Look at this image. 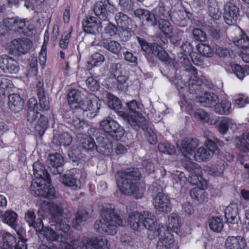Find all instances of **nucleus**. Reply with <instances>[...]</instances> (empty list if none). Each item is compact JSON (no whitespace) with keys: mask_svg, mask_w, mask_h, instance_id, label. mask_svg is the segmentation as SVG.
<instances>
[{"mask_svg":"<svg viewBox=\"0 0 249 249\" xmlns=\"http://www.w3.org/2000/svg\"><path fill=\"white\" fill-rule=\"evenodd\" d=\"M225 169V161L219 160L213 163L211 166H205L204 170L205 172L213 176L221 175Z\"/></svg>","mask_w":249,"mask_h":249,"instance_id":"2f4dec72","label":"nucleus"},{"mask_svg":"<svg viewBox=\"0 0 249 249\" xmlns=\"http://www.w3.org/2000/svg\"><path fill=\"white\" fill-rule=\"evenodd\" d=\"M50 182L44 184L43 192L44 191V196L42 197L46 198L53 199L55 197V191L53 187L50 184Z\"/></svg>","mask_w":249,"mask_h":249,"instance_id":"e2e57ef3","label":"nucleus"},{"mask_svg":"<svg viewBox=\"0 0 249 249\" xmlns=\"http://www.w3.org/2000/svg\"><path fill=\"white\" fill-rule=\"evenodd\" d=\"M105 58L104 55L99 53H95L91 56L90 60L87 64V68L91 69L93 66H100L105 61Z\"/></svg>","mask_w":249,"mask_h":249,"instance_id":"c03bdc74","label":"nucleus"},{"mask_svg":"<svg viewBox=\"0 0 249 249\" xmlns=\"http://www.w3.org/2000/svg\"><path fill=\"white\" fill-rule=\"evenodd\" d=\"M81 92L77 89H72L68 94V102L72 109H78V106L82 101Z\"/></svg>","mask_w":249,"mask_h":249,"instance_id":"f704fd0d","label":"nucleus"},{"mask_svg":"<svg viewBox=\"0 0 249 249\" xmlns=\"http://www.w3.org/2000/svg\"><path fill=\"white\" fill-rule=\"evenodd\" d=\"M72 142L71 136L67 132H63L58 136H55L53 143L57 145L69 146Z\"/></svg>","mask_w":249,"mask_h":249,"instance_id":"a19ab883","label":"nucleus"},{"mask_svg":"<svg viewBox=\"0 0 249 249\" xmlns=\"http://www.w3.org/2000/svg\"><path fill=\"white\" fill-rule=\"evenodd\" d=\"M44 186V184L41 183V181H33L30 186V191L35 196L42 197L45 194V192H43Z\"/></svg>","mask_w":249,"mask_h":249,"instance_id":"de8ad7c7","label":"nucleus"},{"mask_svg":"<svg viewBox=\"0 0 249 249\" xmlns=\"http://www.w3.org/2000/svg\"><path fill=\"white\" fill-rule=\"evenodd\" d=\"M102 220H96L94 229L102 234L113 235L116 227L123 225V219L113 209L103 208L101 211Z\"/></svg>","mask_w":249,"mask_h":249,"instance_id":"7ed1b4c3","label":"nucleus"},{"mask_svg":"<svg viewBox=\"0 0 249 249\" xmlns=\"http://www.w3.org/2000/svg\"><path fill=\"white\" fill-rule=\"evenodd\" d=\"M197 50L200 54L205 57H212L213 52L209 45L202 43L197 46Z\"/></svg>","mask_w":249,"mask_h":249,"instance_id":"0e129e2a","label":"nucleus"},{"mask_svg":"<svg viewBox=\"0 0 249 249\" xmlns=\"http://www.w3.org/2000/svg\"><path fill=\"white\" fill-rule=\"evenodd\" d=\"M180 224L178 215L175 213H172L168 218L167 230L177 229L180 226Z\"/></svg>","mask_w":249,"mask_h":249,"instance_id":"680f3d73","label":"nucleus"},{"mask_svg":"<svg viewBox=\"0 0 249 249\" xmlns=\"http://www.w3.org/2000/svg\"><path fill=\"white\" fill-rule=\"evenodd\" d=\"M207 8L209 15L213 19L218 20L221 18V13L216 0H208Z\"/></svg>","mask_w":249,"mask_h":249,"instance_id":"58836bf2","label":"nucleus"},{"mask_svg":"<svg viewBox=\"0 0 249 249\" xmlns=\"http://www.w3.org/2000/svg\"><path fill=\"white\" fill-rule=\"evenodd\" d=\"M17 213L14 211H6L2 217V221L14 228L16 225Z\"/></svg>","mask_w":249,"mask_h":249,"instance_id":"3c124183","label":"nucleus"},{"mask_svg":"<svg viewBox=\"0 0 249 249\" xmlns=\"http://www.w3.org/2000/svg\"><path fill=\"white\" fill-rule=\"evenodd\" d=\"M32 46V42L27 38L14 39L11 43V50L13 53L18 55L27 53Z\"/></svg>","mask_w":249,"mask_h":249,"instance_id":"2eb2a0df","label":"nucleus"},{"mask_svg":"<svg viewBox=\"0 0 249 249\" xmlns=\"http://www.w3.org/2000/svg\"><path fill=\"white\" fill-rule=\"evenodd\" d=\"M164 181L160 179L154 182L151 188L155 193H158L153 198V204L156 211L167 213L171 211V205L169 197L160 192L165 187Z\"/></svg>","mask_w":249,"mask_h":249,"instance_id":"0eeeda50","label":"nucleus"},{"mask_svg":"<svg viewBox=\"0 0 249 249\" xmlns=\"http://www.w3.org/2000/svg\"><path fill=\"white\" fill-rule=\"evenodd\" d=\"M191 16L190 13L180 10L172 11L170 14L172 22L180 27H184L187 25Z\"/></svg>","mask_w":249,"mask_h":249,"instance_id":"6ab92c4d","label":"nucleus"},{"mask_svg":"<svg viewBox=\"0 0 249 249\" xmlns=\"http://www.w3.org/2000/svg\"><path fill=\"white\" fill-rule=\"evenodd\" d=\"M81 109L84 111H90L91 116H95L97 111L99 109L98 102L94 94H89L86 99L81 101L78 106V109Z\"/></svg>","mask_w":249,"mask_h":249,"instance_id":"a211bd4d","label":"nucleus"},{"mask_svg":"<svg viewBox=\"0 0 249 249\" xmlns=\"http://www.w3.org/2000/svg\"><path fill=\"white\" fill-rule=\"evenodd\" d=\"M117 185L123 194L133 195L136 198H141L142 193L141 192L135 181L140 178L141 173L137 168H130L117 172Z\"/></svg>","mask_w":249,"mask_h":249,"instance_id":"f03ea898","label":"nucleus"},{"mask_svg":"<svg viewBox=\"0 0 249 249\" xmlns=\"http://www.w3.org/2000/svg\"><path fill=\"white\" fill-rule=\"evenodd\" d=\"M117 11L116 8L107 0L104 2L99 1L94 7V12L97 17L101 20L105 21L110 18L113 13Z\"/></svg>","mask_w":249,"mask_h":249,"instance_id":"9d476101","label":"nucleus"},{"mask_svg":"<svg viewBox=\"0 0 249 249\" xmlns=\"http://www.w3.org/2000/svg\"><path fill=\"white\" fill-rule=\"evenodd\" d=\"M48 125V119L44 115L39 114V118L36 122V125L35 127L36 131H38L39 134H43L47 128Z\"/></svg>","mask_w":249,"mask_h":249,"instance_id":"603ef678","label":"nucleus"},{"mask_svg":"<svg viewBox=\"0 0 249 249\" xmlns=\"http://www.w3.org/2000/svg\"><path fill=\"white\" fill-rule=\"evenodd\" d=\"M159 26L161 31L167 36L171 37L174 28L170 23L165 19H160Z\"/></svg>","mask_w":249,"mask_h":249,"instance_id":"a18cd8bd","label":"nucleus"},{"mask_svg":"<svg viewBox=\"0 0 249 249\" xmlns=\"http://www.w3.org/2000/svg\"><path fill=\"white\" fill-rule=\"evenodd\" d=\"M109 71L116 79L117 82L121 84H124L128 79L126 71L123 64L120 62L111 63Z\"/></svg>","mask_w":249,"mask_h":249,"instance_id":"aec40b11","label":"nucleus"},{"mask_svg":"<svg viewBox=\"0 0 249 249\" xmlns=\"http://www.w3.org/2000/svg\"><path fill=\"white\" fill-rule=\"evenodd\" d=\"M195 97L197 103H200L205 107H213L218 102V98L217 95L211 92H206L199 97L198 95H196Z\"/></svg>","mask_w":249,"mask_h":249,"instance_id":"cd10ccee","label":"nucleus"},{"mask_svg":"<svg viewBox=\"0 0 249 249\" xmlns=\"http://www.w3.org/2000/svg\"><path fill=\"white\" fill-rule=\"evenodd\" d=\"M173 181L174 183L182 185L187 180L183 172L176 171L171 174Z\"/></svg>","mask_w":249,"mask_h":249,"instance_id":"052dcab7","label":"nucleus"},{"mask_svg":"<svg viewBox=\"0 0 249 249\" xmlns=\"http://www.w3.org/2000/svg\"><path fill=\"white\" fill-rule=\"evenodd\" d=\"M0 69L4 73L15 74L18 72L19 67L18 62L7 55H0Z\"/></svg>","mask_w":249,"mask_h":249,"instance_id":"4468645a","label":"nucleus"},{"mask_svg":"<svg viewBox=\"0 0 249 249\" xmlns=\"http://www.w3.org/2000/svg\"><path fill=\"white\" fill-rule=\"evenodd\" d=\"M47 163L50 172L53 174L60 175L63 173L64 159L60 154L55 153L50 154Z\"/></svg>","mask_w":249,"mask_h":249,"instance_id":"ddd939ff","label":"nucleus"},{"mask_svg":"<svg viewBox=\"0 0 249 249\" xmlns=\"http://www.w3.org/2000/svg\"><path fill=\"white\" fill-rule=\"evenodd\" d=\"M95 150L99 153L109 155L112 151L111 142L106 134H102L96 138Z\"/></svg>","mask_w":249,"mask_h":249,"instance_id":"f3484780","label":"nucleus"},{"mask_svg":"<svg viewBox=\"0 0 249 249\" xmlns=\"http://www.w3.org/2000/svg\"><path fill=\"white\" fill-rule=\"evenodd\" d=\"M213 107L214 111L217 113L227 115L230 112L231 104L227 100H223L219 104L217 103Z\"/></svg>","mask_w":249,"mask_h":249,"instance_id":"37998d69","label":"nucleus"},{"mask_svg":"<svg viewBox=\"0 0 249 249\" xmlns=\"http://www.w3.org/2000/svg\"><path fill=\"white\" fill-rule=\"evenodd\" d=\"M223 18L229 25L235 24L239 18V9L233 2H227L223 7Z\"/></svg>","mask_w":249,"mask_h":249,"instance_id":"9b49d317","label":"nucleus"},{"mask_svg":"<svg viewBox=\"0 0 249 249\" xmlns=\"http://www.w3.org/2000/svg\"><path fill=\"white\" fill-rule=\"evenodd\" d=\"M213 155V152L208 150L207 148L199 147L196 152H195L193 160H194L197 161H204L212 158Z\"/></svg>","mask_w":249,"mask_h":249,"instance_id":"ea45409f","label":"nucleus"},{"mask_svg":"<svg viewBox=\"0 0 249 249\" xmlns=\"http://www.w3.org/2000/svg\"><path fill=\"white\" fill-rule=\"evenodd\" d=\"M107 105L110 108L115 110H117L121 108L120 101L113 95L109 94Z\"/></svg>","mask_w":249,"mask_h":249,"instance_id":"69168bd1","label":"nucleus"},{"mask_svg":"<svg viewBox=\"0 0 249 249\" xmlns=\"http://www.w3.org/2000/svg\"><path fill=\"white\" fill-rule=\"evenodd\" d=\"M107 249V239L102 236L89 238L78 236L73 237L71 234V239L68 240L59 246V249Z\"/></svg>","mask_w":249,"mask_h":249,"instance_id":"20e7f679","label":"nucleus"},{"mask_svg":"<svg viewBox=\"0 0 249 249\" xmlns=\"http://www.w3.org/2000/svg\"><path fill=\"white\" fill-rule=\"evenodd\" d=\"M198 140L196 139L188 138L182 141L179 150L184 157L190 160H193L195 154V149L198 146Z\"/></svg>","mask_w":249,"mask_h":249,"instance_id":"dca6fc26","label":"nucleus"},{"mask_svg":"<svg viewBox=\"0 0 249 249\" xmlns=\"http://www.w3.org/2000/svg\"><path fill=\"white\" fill-rule=\"evenodd\" d=\"M186 169L189 172L188 181L193 185H197L201 178V169L199 165L193 162H189L186 165Z\"/></svg>","mask_w":249,"mask_h":249,"instance_id":"bb28decb","label":"nucleus"},{"mask_svg":"<svg viewBox=\"0 0 249 249\" xmlns=\"http://www.w3.org/2000/svg\"><path fill=\"white\" fill-rule=\"evenodd\" d=\"M153 54L165 64L170 66H175L174 60L170 58L168 53L160 46H157Z\"/></svg>","mask_w":249,"mask_h":249,"instance_id":"e433bc0d","label":"nucleus"},{"mask_svg":"<svg viewBox=\"0 0 249 249\" xmlns=\"http://www.w3.org/2000/svg\"><path fill=\"white\" fill-rule=\"evenodd\" d=\"M137 40L140 45L142 49L147 54H153L157 45L147 43L144 39L140 37H137Z\"/></svg>","mask_w":249,"mask_h":249,"instance_id":"8fccbe9b","label":"nucleus"},{"mask_svg":"<svg viewBox=\"0 0 249 249\" xmlns=\"http://www.w3.org/2000/svg\"><path fill=\"white\" fill-rule=\"evenodd\" d=\"M3 23L10 30L23 32V29L25 27L26 23L24 19H20L18 17L6 18L3 20Z\"/></svg>","mask_w":249,"mask_h":249,"instance_id":"a878e982","label":"nucleus"},{"mask_svg":"<svg viewBox=\"0 0 249 249\" xmlns=\"http://www.w3.org/2000/svg\"><path fill=\"white\" fill-rule=\"evenodd\" d=\"M225 216L228 223L233 224L238 223L240 218L238 205L236 203H231L226 208Z\"/></svg>","mask_w":249,"mask_h":249,"instance_id":"b1692460","label":"nucleus"},{"mask_svg":"<svg viewBox=\"0 0 249 249\" xmlns=\"http://www.w3.org/2000/svg\"><path fill=\"white\" fill-rule=\"evenodd\" d=\"M229 128L232 131L237 129L236 124L235 122L229 118H224L219 123L218 125V131L221 134H225L227 133Z\"/></svg>","mask_w":249,"mask_h":249,"instance_id":"c9c22d12","label":"nucleus"},{"mask_svg":"<svg viewBox=\"0 0 249 249\" xmlns=\"http://www.w3.org/2000/svg\"><path fill=\"white\" fill-rule=\"evenodd\" d=\"M204 135L207 138V140L205 141V144L207 147L206 148L213 152V154L216 148V141L214 140L215 138L210 132H205Z\"/></svg>","mask_w":249,"mask_h":249,"instance_id":"4d7b16f0","label":"nucleus"},{"mask_svg":"<svg viewBox=\"0 0 249 249\" xmlns=\"http://www.w3.org/2000/svg\"><path fill=\"white\" fill-rule=\"evenodd\" d=\"M234 42L240 48L247 49L249 47V38L246 35H242L240 38L234 40Z\"/></svg>","mask_w":249,"mask_h":249,"instance_id":"774afa93","label":"nucleus"},{"mask_svg":"<svg viewBox=\"0 0 249 249\" xmlns=\"http://www.w3.org/2000/svg\"><path fill=\"white\" fill-rule=\"evenodd\" d=\"M225 246L227 249H244L246 243L241 236H230L226 240Z\"/></svg>","mask_w":249,"mask_h":249,"instance_id":"7c9ffc66","label":"nucleus"},{"mask_svg":"<svg viewBox=\"0 0 249 249\" xmlns=\"http://www.w3.org/2000/svg\"><path fill=\"white\" fill-rule=\"evenodd\" d=\"M83 28L86 33L96 35L101 31L102 26L96 18L89 17L84 19Z\"/></svg>","mask_w":249,"mask_h":249,"instance_id":"412c9836","label":"nucleus"},{"mask_svg":"<svg viewBox=\"0 0 249 249\" xmlns=\"http://www.w3.org/2000/svg\"><path fill=\"white\" fill-rule=\"evenodd\" d=\"M160 236L158 242V249H170L173 246L174 240L173 235L166 230L165 227L160 228L154 232V235L150 237V233L148 234V237L152 239L156 236Z\"/></svg>","mask_w":249,"mask_h":249,"instance_id":"1a4fd4ad","label":"nucleus"},{"mask_svg":"<svg viewBox=\"0 0 249 249\" xmlns=\"http://www.w3.org/2000/svg\"><path fill=\"white\" fill-rule=\"evenodd\" d=\"M37 95L39 100L40 110H48L50 109V103L43 88L42 82L39 81L37 84Z\"/></svg>","mask_w":249,"mask_h":249,"instance_id":"c756f323","label":"nucleus"},{"mask_svg":"<svg viewBox=\"0 0 249 249\" xmlns=\"http://www.w3.org/2000/svg\"><path fill=\"white\" fill-rule=\"evenodd\" d=\"M99 128L107 136L115 140H119L124 134L123 128L110 117L104 118L100 123Z\"/></svg>","mask_w":249,"mask_h":249,"instance_id":"6e6552de","label":"nucleus"},{"mask_svg":"<svg viewBox=\"0 0 249 249\" xmlns=\"http://www.w3.org/2000/svg\"><path fill=\"white\" fill-rule=\"evenodd\" d=\"M60 181L65 185L70 187L73 190L80 189L81 186L80 180L71 174H65L60 177Z\"/></svg>","mask_w":249,"mask_h":249,"instance_id":"72a5a7b5","label":"nucleus"},{"mask_svg":"<svg viewBox=\"0 0 249 249\" xmlns=\"http://www.w3.org/2000/svg\"><path fill=\"white\" fill-rule=\"evenodd\" d=\"M72 124L75 129L76 133L78 134H82L84 129L87 128V124L81 120L79 117L75 116L73 117Z\"/></svg>","mask_w":249,"mask_h":249,"instance_id":"5fc2aeb1","label":"nucleus"},{"mask_svg":"<svg viewBox=\"0 0 249 249\" xmlns=\"http://www.w3.org/2000/svg\"><path fill=\"white\" fill-rule=\"evenodd\" d=\"M3 245L0 249H13V245L16 242V238L9 233L3 235Z\"/></svg>","mask_w":249,"mask_h":249,"instance_id":"864d4df0","label":"nucleus"},{"mask_svg":"<svg viewBox=\"0 0 249 249\" xmlns=\"http://www.w3.org/2000/svg\"><path fill=\"white\" fill-rule=\"evenodd\" d=\"M116 22L120 28H126L129 23L128 17L122 12H118L115 15Z\"/></svg>","mask_w":249,"mask_h":249,"instance_id":"6e6d98bb","label":"nucleus"},{"mask_svg":"<svg viewBox=\"0 0 249 249\" xmlns=\"http://www.w3.org/2000/svg\"><path fill=\"white\" fill-rule=\"evenodd\" d=\"M25 219L30 227H33L36 231L41 232L48 241L54 242L56 246H60L62 243L71 239V232L67 220L58 223L53 227H44L42 220L36 218L34 212L29 210L25 213Z\"/></svg>","mask_w":249,"mask_h":249,"instance_id":"f257e3e1","label":"nucleus"},{"mask_svg":"<svg viewBox=\"0 0 249 249\" xmlns=\"http://www.w3.org/2000/svg\"><path fill=\"white\" fill-rule=\"evenodd\" d=\"M91 216V213L89 210L81 208L77 212L75 220L78 225H81Z\"/></svg>","mask_w":249,"mask_h":249,"instance_id":"49530a36","label":"nucleus"},{"mask_svg":"<svg viewBox=\"0 0 249 249\" xmlns=\"http://www.w3.org/2000/svg\"><path fill=\"white\" fill-rule=\"evenodd\" d=\"M210 228L213 231L219 232L223 228V222L222 219L219 217H212L209 220Z\"/></svg>","mask_w":249,"mask_h":249,"instance_id":"09e8293b","label":"nucleus"},{"mask_svg":"<svg viewBox=\"0 0 249 249\" xmlns=\"http://www.w3.org/2000/svg\"><path fill=\"white\" fill-rule=\"evenodd\" d=\"M100 45L105 49L115 55L120 54L122 47L121 44L117 41L114 40H109L107 39H102L99 42L94 41L91 43L92 46Z\"/></svg>","mask_w":249,"mask_h":249,"instance_id":"5701e85b","label":"nucleus"},{"mask_svg":"<svg viewBox=\"0 0 249 249\" xmlns=\"http://www.w3.org/2000/svg\"><path fill=\"white\" fill-rule=\"evenodd\" d=\"M235 146L240 151L247 153L249 151V143L244 138L236 137L235 140Z\"/></svg>","mask_w":249,"mask_h":249,"instance_id":"bf43d9fd","label":"nucleus"},{"mask_svg":"<svg viewBox=\"0 0 249 249\" xmlns=\"http://www.w3.org/2000/svg\"><path fill=\"white\" fill-rule=\"evenodd\" d=\"M12 81L6 77H3L0 79V96L5 98L8 96L10 90L12 88Z\"/></svg>","mask_w":249,"mask_h":249,"instance_id":"79ce46f5","label":"nucleus"},{"mask_svg":"<svg viewBox=\"0 0 249 249\" xmlns=\"http://www.w3.org/2000/svg\"><path fill=\"white\" fill-rule=\"evenodd\" d=\"M9 108L13 112H18L23 107V101L19 94H12L8 95Z\"/></svg>","mask_w":249,"mask_h":249,"instance_id":"473e14b6","label":"nucleus"},{"mask_svg":"<svg viewBox=\"0 0 249 249\" xmlns=\"http://www.w3.org/2000/svg\"><path fill=\"white\" fill-rule=\"evenodd\" d=\"M128 221L131 228L134 230H138L142 225L149 230V232H153V235L157 231V223L156 217L149 211L131 213Z\"/></svg>","mask_w":249,"mask_h":249,"instance_id":"423d86ee","label":"nucleus"},{"mask_svg":"<svg viewBox=\"0 0 249 249\" xmlns=\"http://www.w3.org/2000/svg\"><path fill=\"white\" fill-rule=\"evenodd\" d=\"M158 148L160 152L169 155L175 152V147L169 143H160L158 145Z\"/></svg>","mask_w":249,"mask_h":249,"instance_id":"338daca9","label":"nucleus"},{"mask_svg":"<svg viewBox=\"0 0 249 249\" xmlns=\"http://www.w3.org/2000/svg\"><path fill=\"white\" fill-rule=\"evenodd\" d=\"M34 175L38 179H41L46 183L51 182L50 175L43 165L36 161L33 164Z\"/></svg>","mask_w":249,"mask_h":249,"instance_id":"c85d7f7f","label":"nucleus"},{"mask_svg":"<svg viewBox=\"0 0 249 249\" xmlns=\"http://www.w3.org/2000/svg\"><path fill=\"white\" fill-rule=\"evenodd\" d=\"M135 16L142 20V23L148 26H155L157 24V20L154 14L143 9H138L134 11Z\"/></svg>","mask_w":249,"mask_h":249,"instance_id":"4be33fe9","label":"nucleus"},{"mask_svg":"<svg viewBox=\"0 0 249 249\" xmlns=\"http://www.w3.org/2000/svg\"><path fill=\"white\" fill-rule=\"evenodd\" d=\"M130 111V114L120 111L118 114L124 122L129 124L134 130H138L141 128L143 130L148 129V124L145 118L139 112V107L136 100H132L126 103Z\"/></svg>","mask_w":249,"mask_h":249,"instance_id":"39448f33","label":"nucleus"},{"mask_svg":"<svg viewBox=\"0 0 249 249\" xmlns=\"http://www.w3.org/2000/svg\"><path fill=\"white\" fill-rule=\"evenodd\" d=\"M41 201H37V204L38 205H43L44 206H48L49 208L50 213L52 216V219L55 222V224L54 225H52L51 227L54 228V227L58 223H60L62 221L65 220H67V223L68 225L69 224V220L68 218L62 219V214L63 213V207L62 204L61 203L54 202L49 203L47 202L46 201H41L42 203H40ZM70 227V226H69Z\"/></svg>","mask_w":249,"mask_h":249,"instance_id":"f8f14e48","label":"nucleus"},{"mask_svg":"<svg viewBox=\"0 0 249 249\" xmlns=\"http://www.w3.org/2000/svg\"><path fill=\"white\" fill-rule=\"evenodd\" d=\"M191 74L192 75L188 82V91L190 94L198 96L202 92L204 85L202 81L196 76V74Z\"/></svg>","mask_w":249,"mask_h":249,"instance_id":"393cba45","label":"nucleus"},{"mask_svg":"<svg viewBox=\"0 0 249 249\" xmlns=\"http://www.w3.org/2000/svg\"><path fill=\"white\" fill-rule=\"evenodd\" d=\"M177 59L186 71L190 72L191 74H197V69L192 66L186 54L182 52L178 53Z\"/></svg>","mask_w":249,"mask_h":249,"instance_id":"4c0bfd02","label":"nucleus"},{"mask_svg":"<svg viewBox=\"0 0 249 249\" xmlns=\"http://www.w3.org/2000/svg\"><path fill=\"white\" fill-rule=\"evenodd\" d=\"M96 143L92 138L86 137L81 140V146L86 150H93L95 149Z\"/></svg>","mask_w":249,"mask_h":249,"instance_id":"13d9d810","label":"nucleus"}]
</instances>
